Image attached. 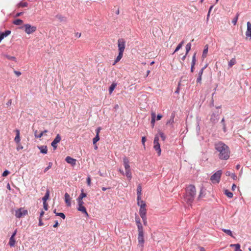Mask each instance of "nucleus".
Wrapping results in <instances>:
<instances>
[{
  "instance_id": "nucleus-1",
  "label": "nucleus",
  "mask_w": 251,
  "mask_h": 251,
  "mask_svg": "<svg viewBox=\"0 0 251 251\" xmlns=\"http://www.w3.org/2000/svg\"><path fill=\"white\" fill-rule=\"evenodd\" d=\"M215 149L218 153V157L221 160H227L230 156L229 147L222 142L216 143L214 145Z\"/></svg>"
},
{
  "instance_id": "nucleus-2",
  "label": "nucleus",
  "mask_w": 251,
  "mask_h": 251,
  "mask_svg": "<svg viewBox=\"0 0 251 251\" xmlns=\"http://www.w3.org/2000/svg\"><path fill=\"white\" fill-rule=\"evenodd\" d=\"M196 194V189L194 185H188L186 190V194L184 197L185 201L189 204L193 202Z\"/></svg>"
},
{
  "instance_id": "nucleus-3",
  "label": "nucleus",
  "mask_w": 251,
  "mask_h": 251,
  "mask_svg": "<svg viewBox=\"0 0 251 251\" xmlns=\"http://www.w3.org/2000/svg\"><path fill=\"white\" fill-rule=\"evenodd\" d=\"M118 48L119 51V54L115 59L114 61V63L113 65H115L116 63L120 61L123 55V52L125 49L126 47V42L124 39L121 38L118 40Z\"/></svg>"
},
{
  "instance_id": "nucleus-4",
  "label": "nucleus",
  "mask_w": 251,
  "mask_h": 251,
  "mask_svg": "<svg viewBox=\"0 0 251 251\" xmlns=\"http://www.w3.org/2000/svg\"><path fill=\"white\" fill-rule=\"evenodd\" d=\"M222 174V170H218L213 175H212L210 178V181L213 184H218L221 179Z\"/></svg>"
},
{
  "instance_id": "nucleus-5",
  "label": "nucleus",
  "mask_w": 251,
  "mask_h": 251,
  "mask_svg": "<svg viewBox=\"0 0 251 251\" xmlns=\"http://www.w3.org/2000/svg\"><path fill=\"white\" fill-rule=\"evenodd\" d=\"M124 165L126 170L125 175L126 177L130 179L132 177L131 172L130 169V166L129 164V160L126 157H125L123 159Z\"/></svg>"
},
{
  "instance_id": "nucleus-6",
  "label": "nucleus",
  "mask_w": 251,
  "mask_h": 251,
  "mask_svg": "<svg viewBox=\"0 0 251 251\" xmlns=\"http://www.w3.org/2000/svg\"><path fill=\"white\" fill-rule=\"evenodd\" d=\"M27 214V210L24 208H20L15 211V216L18 218H22Z\"/></svg>"
},
{
  "instance_id": "nucleus-7",
  "label": "nucleus",
  "mask_w": 251,
  "mask_h": 251,
  "mask_svg": "<svg viewBox=\"0 0 251 251\" xmlns=\"http://www.w3.org/2000/svg\"><path fill=\"white\" fill-rule=\"evenodd\" d=\"M25 31L27 34H30L36 30V27L35 26L31 25L30 24H25L24 25Z\"/></svg>"
},
{
  "instance_id": "nucleus-8",
  "label": "nucleus",
  "mask_w": 251,
  "mask_h": 251,
  "mask_svg": "<svg viewBox=\"0 0 251 251\" xmlns=\"http://www.w3.org/2000/svg\"><path fill=\"white\" fill-rule=\"evenodd\" d=\"M138 247L141 248V251H143L145 242V240L144 239V233H138Z\"/></svg>"
},
{
  "instance_id": "nucleus-9",
  "label": "nucleus",
  "mask_w": 251,
  "mask_h": 251,
  "mask_svg": "<svg viewBox=\"0 0 251 251\" xmlns=\"http://www.w3.org/2000/svg\"><path fill=\"white\" fill-rule=\"evenodd\" d=\"M158 141H159V137H158V135H156L154 137V141H153V144H154L153 148L156 151H157L158 155L159 156L160 155L161 151L160 146V144L158 142Z\"/></svg>"
},
{
  "instance_id": "nucleus-10",
  "label": "nucleus",
  "mask_w": 251,
  "mask_h": 251,
  "mask_svg": "<svg viewBox=\"0 0 251 251\" xmlns=\"http://www.w3.org/2000/svg\"><path fill=\"white\" fill-rule=\"evenodd\" d=\"M61 136L59 134H57L51 143V146L53 147L54 150H55L57 148V144L59 143L61 141Z\"/></svg>"
},
{
  "instance_id": "nucleus-11",
  "label": "nucleus",
  "mask_w": 251,
  "mask_h": 251,
  "mask_svg": "<svg viewBox=\"0 0 251 251\" xmlns=\"http://www.w3.org/2000/svg\"><path fill=\"white\" fill-rule=\"evenodd\" d=\"M247 29L246 31V36L247 38L251 39V23L250 22H248L247 23Z\"/></svg>"
},
{
  "instance_id": "nucleus-12",
  "label": "nucleus",
  "mask_w": 251,
  "mask_h": 251,
  "mask_svg": "<svg viewBox=\"0 0 251 251\" xmlns=\"http://www.w3.org/2000/svg\"><path fill=\"white\" fill-rule=\"evenodd\" d=\"M65 161L73 166L75 165L76 162V160L75 159L70 156H67L65 158Z\"/></svg>"
},
{
  "instance_id": "nucleus-13",
  "label": "nucleus",
  "mask_w": 251,
  "mask_h": 251,
  "mask_svg": "<svg viewBox=\"0 0 251 251\" xmlns=\"http://www.w3.org/2000/svg\"><path fill=\"white\" fill-rule=\"evenodd\" d=\"M15 132L16 136L14 138V141L17 145H19L21 141L20 130L17 129L15 130Z\"/></svg>"
},
{
  "instance_id": "nucleus-14",
  "label": "nucleus",
  "mask_w": 251,
  "mask_h": 251,
  "mask_svg": "<svg viewBox=\"0 0 251 251\" xmlns=\"http://www.w3.org/2000/svg\"><path fill=\"white\" fill-rule=\"evenodd\" d=\"M206 68V67H204L202 68L201 69V70L200 71L199 74H198V76L197 78V82L201 83V79H202V75L203 74V71L204 69Z\"/></svg>"
},
{
  "instance_id": "nucleus-15",
  "label": "nucleus",
  "mask_w": 251,
  "mask_h": 251,
  "mask_svg": "<svg viewBox=\"0 0 251 251\" xmlns=\"http://www.w3.org/2000/svg\"><path fill=\"white\" fill-rule=\"evenodd\" d=\"M139 214L140 216L146 215L147 214V209H146V205L143 206H141L140 207L139 209Z\"/></svg>"
},
{
  "instance_id": "nucleus-16",
  "label": "nucleus",
  "mask_w": 251,
  "mask_h": 251,
  "mask_svg": "<svg viewBox=\"0 0 251 251\" xmlns=\"http://www.w3.org/2000/svg\"><path fill=\"white\" fill-rule=\"evenodd\" d=\"M65 197V201L68 206H70L71 205V199L70 197V195L68 193H65L64 195Z\"/></svg>"
},
{
  "instance_id": "nucleus-17",
  "label": "nucleus",
  "mask_w": 251,
  "mask_h": 251,
  "mask_svg": "<svg viewBox=\"0 0 251 251\" xmlns=\"http://www.w3.org/2000/svg\"><path fill=\"white\" fill-rule=\"evenodd\" d=\"M11 33V31L6 30L4 32L0 33V43L1 40L4 38L8 36Z\"/></svg>"
},
{
  "instance_id": "nucleus-18",
  "label": "nucleus",
  "mask_w": 251,
  "mask_h": 251,
  "mask_svg": "<svg viewBox=\"0 0 251 251\" xmlns=\"http://www.w3.org/2000/svg\"><path fill=\"white\" fill-rule=\"evenodd\" d=\"M48 132L47 130H45L44 131L40 132V134H38V131L37 130L34 131V136L36 138H41L43 136V135Z\"/></svg>"
},
{
  "instance_id": "nucleus-19",
  "label": "nucleus",
  "mask_w": 251,
  "mask_h": 251,
  "mask_svg": "<svg viewBox=\"0 0 251 251\" xmlns=\"http://www.w3.org/2000/svg\"><path fill=\"white\" fill-rule=\"evenodd\" d=\"M77 209L78 211L85 214L86 216H88V213H87V212L86 211V208L83 205L78 206Z\"/></svg>"
},
{
  "instance_id": "nucleus-20",
  "label": "nucleus",
  "mask_w": 251,
  "mask_h": 251,
  "mask_svg": "<svg viewBox=\"0 0 251 251\" xmlns=\"http://www.w3.org/2000/svg\"><path fill=\"white\" fill-rule=\"evenodd\" d=\"M38 148L40 150L41 152L46 154L48 151L47 147L46 146H42L41 147H38Z\"/></svg>"
},
{
  "instance_id": "nucleus-21",
  "label": "nucleus",
  "mask_w": 251,
  "mask_h": 251,
  "mask_svg": "<svg viewBox=\"0 0 251 251\" xmlns=\"http://www.w3.org/2000/svg\"><path fill=\"white\" fill-rule=\"evenodd\" d=\"M137 205L140 207L143 206V205H146V204L144 201L142 200L141 197H140V199L137 197Z\"/></svg>"
},
{
  "instance_id": "nucleus-22",
  "label": "nucleus",
  "mask_w": 251,
  "mask_h": 251,
  "mask_svg": "<svg viewBox=\"0 0 251 251\" xmlns=\"http://www.w3.org/2000/svg\"><path fill=\"white\" fill-rule=\"evenodd\" d=\"M236 63V61L235 57H234L232 58L229 62H228V67L229 68H231L234 65H235Z\"/></svg>"
},
{
  "instance_id": "nucleus-23",
  "label": "nucleus",
  "mask_w": 251,
  "mask_h": 251,
  "mask_svg": "<svg viewBox=\"0 0 251 251\" xmlns=\"http://www.w3.org/2000/svg\"><path fill=\"white\" fill-rule=\"evenodd\" d=\"M230 247H234L235 248L234 251H242L240 249V245L239 244H231L230 245Z\"/></svg>"
},
{
  "instance_id": "nucleus-24",
  "label": "nucleus",
  "mask_w": 251,
  "mask_h": 251,
  "mask_svg": "<svg viewBox=\"0 0 251 251\" xmlns=\"http://www.w3.org/2000/svg\"><path fill=\"white\" fill-rule=\"evenodd\" d=\"M226 176H230L234 180L237 179V176L235 175V174L234 173H231L229 171H227L226 173Z\"/></svg>"
},
{
  "instance_id": "nucleus-25",
  "label": "nucleus",
  "mask_w": 251,
  "mask_h": 251,
  "mask_svg": "<svg viewBox=\"0 0 251 251\" xmlns=\"http://www.w3.org/2000/svg\"><path fill=\"white\" fill-rule=\"evenodd\" d=\"M49 196H50V191H49V190H47L45 195L42 198V200H43V202H47V201L49 199Z\"/></svg>"
},
{
  "instance_id": "nucleus-26",
  "label": "nucleus",
  "mask_w": 251,
  "mask_h": 251,
  "mask_svg": "<svg viewBox=\"0 0 251 251\" xmlns=\"http://www.w3.org/2000/svg\"><path fill=\"white\" fill-rule=\"evenodd\" d=\"M15 244V237H11L8 243L10 247H13Z\"/></svg>"
},
{
  "instance_id": "nucleus-27",
  "label": "nucleus",
  "mask_w": 251,
  "mask_h": 251,
  "mask_svg": "<svg viewBox=\"0 0 251 251\" xmlns=\"http://www.w3.org/2000/svg\"><path fill=\"white\" fill-rule=\"evenodd\" d=\"M184 43V41H182L176 47L174 52H173V54L175 53V52H176V51H177L179 49H180L182 48V46L183 45Z\"/></svg>"
},
{
  "instance_id": "nucleus-28",
  "label": "nucleus",
  "mask_w": 251,
  "mask_h": 251,
  "mask_svg": "<svg viewBox=\"0 0 251 251\" xmlns=\"http://www.w3.org/2000/svg\"><path fill=\"white\" fill-rule=\"evenodd\" d=\"M4 56L5 58H6L7 59L10 60H13L15 62L17 61L16 58L14 56H12L7 55V54H4Z\"/></svg>"
},
{
  "instance_id": "nucleus-29",
  "label": "nucleus",
  "mask_w": 251,
  "mask_h": 251,
  "mask_svg": "<svg viewBox=\"0 0 251 251\" xmlns=\"http://www.w3.org/2000/svg\"><path fill=\"white\" fill-rule=\"evenodd\" d=\"M137 197H138V198L140 199V197H141V195H142V193H141L142 187L140 185H139L137 187Z\"/></svg>"
},
{
  "instance_id": "nucleus-30",
  "label": "nucleus",
  "mask_w": 251,
  "mask_h": 251,
  "mask_svg": "<svg viewBox=\"0 0 251 251\" xmlns=\"http://www.w3.org/2000/svg\"><path fill=\"white\" fill-rule=\"evenodd\" d=\"M155 122V114L154 113H151V124L152 127H153L154 126Z\"/></svg>"
},
{
  "instance_id": "nucleus-31",
  "label": "nucleus",
  "mask_w": 251,
  "mask_h": 251,
  "mask_svg": "<svg viewBox=\"0 0 251 251\" xmlns=\"http://www.w3.org/2000/svg\"><path fill=\"white\" fill-rule=\"evenodd\" d=\"M13 23L15 25H22L23 21L21 19H16L13 21Z\"/></svg>"
},
{
  "instance_id": "nucleus-32",
  "label": "nucleus",
  "mask_w": 251,
  "mask_h": 251,
  "mask_svg": "<svg viewBox=\"0 0 251 251\" xmlns=\"http://www.w3.org/2000/svg\"><path fill=\"white\" fill-rule=\"evenodd\" d=\"M207 52H208V46H207V45H206L205 46L204 49L203 50L202 57L203 58L206 57Z\"/></svg>"
},
{
  "instance_id": "nucleus-33",
  "label": "nucleus",
  "mask_w": 251,
  "mask_h": 251,
  "mask_svg": "<svg viewBox=\"0 0 251 251\" xmlns=\"http://www.w3.org/2000/svg\"><path fill=\"white\" fill-rule=\"evenodd\" d=\"M28 3L26 2H21L18 4V7H24L27 6Z\"/></svg>"
},
{
  "instance_id": "nucleus-34",
  "label": "nucleus",
  "mask_w": 251,
  "mask_h": 251,
  "mask_svg": "<svg viewBox=\"0 0 251 251\" xmlns=\"http://www.w3.org/2000/svg\"><path fill=\"white\" fill-rule=\"evenodd\" d=\"M222 230L227 234V235L230 236L231 237H234L232 234V233L231 231L229 229H222Z\"/></svg>"
},
{
  "instance_id": "nucleus-35",
  "label": "nucleus",
  "mask_w": 251,
  "mask_h": 251,
  "mask_svg": "<svg viewBox=\"0 0 251 251\" xmlns=\"http://www.w3.org/2000/svg\"><path fill=\"white\" fill-rule=\"evenodd\" d=\"M225 194L229 198H232L233 196V194L231 192L228 191L227 190H226L225 191Z\"/></svg>"
},
{
  "instance_id": "nucleus-36",
  "label": "nucleus",
  "mask_w": 251,
  "mask_h": 251,
  "mask_svg": "<svg viewBox=\"0 0 251 251\" xmlns=\"http://www.w3.org/2000/svg\"><path fill=\"white\" fill-rule=\"evenodd\" d=\"M239 16V13H237L236 17L232 20V23L234 25H236Z\"/></svg>"
},
{
  "instance_id": "nucleus-37",
  "label": "nucleus",
  "mask_w": 251,
  "mask_h": 251,
  "mask_svg": "<svg viewBox=\"0 0 251 251\" xmlns=\"http://www.w3.org/2000/svg\"><path fill=\"white\" fill-rule=\"evenodd\" d=\"M137 227H138V233H144V231H143V226L142 225V224H140L137 225Z\"/></svg>"
},
{
  "instance_id": "nucleus-38",
  "label": "nucleus",
  "mask_w": 251,
  "mask_h": 251,
  "mask_svg": "<svg viewBox=\"0 0 251 251\" xmlns=\"http://www.w3.org/2000/svg\"><path fill=\"white\" fill-rule=\"evenodd\" d=\"M116 86V84L115 83H112L111 85V86H110V87L109 88V92L110 94H111L112 93V92L114 90V89H115Z\"/></svg>"
},
{
  "instance_id": "nucleus-39",
  "label": "nucleus",
  "mask_w": 251,
  "mask_h": 251,
  "mask_svg": "<svg viewBox=\"0 0 251 251\" xmlns=\"http://www.w3.org/2000/svg\"><path fill=\"white\" fill-rule=\"evenodd\" d=\"M191 48V44L189 43L186 46V54H187Z\"/></svg>"
},
{
  "instance_id": "nucleus-40",
  "label": "nucleus",
  "mask_w": 251,
  "mask_h": 251,
  "mask_svg": "<svg viewBox=\"0 0 251 251\" xmlns=\"http://www.w3.org/2000/svg\"><path fill=\"white\" fill-rule=\"evenodd\" d=\"M86 197V194L82 191L79 197L77 198L78 199L83 200L84 198Z\"/></svg>"
},
{
  "instance_id": "nucleus-41",
  "label": "nucleus",
  "mask_w": 251,
  "mask_h": 251,
  "mask_svg": "<svg viewBox=\"0 0 251 251\" xmlns=\"http://www.w3.org/2000/svg\"><path fill=\"white\" fill-rule=\"evenodd\" d=\"M135 222H136V225H137L138 224L140 225V224L141 223L140 219L138 215H135Z\"/></svg>"
},
{
  "instance_id": "nucleus-42",
  "label": "nucleus",
  "mask_w": 251,
  "mask_h": 251,
  "mask_svg": "<svg viewBox=\"0 0 251 251\" xmlns=\"http://www.w3.org/2000/svg\"><path fill=\"white\" fill-rule=\"evenodd\" d=\"M141 218L143 220V222L144 223V225H146L147 224V218L146 215L141 216Z\"/></svg>"
},
{
  "instance_id": "nucleus-43",
  "label": "nucleus",
  "mask_w": 251,
  "mask_h": 251,
  "mask_svg": "<svg viewBox=\"0 0 251 251\" xmlns=\"http://www.w3.org/2000/svg\"><path fill=\"white\" fill-rule=\"evenodd\" d=\"M76 201H77V203H78V206L83 205L84 202H83V200H80V199H77Z\"/></svg>"
},
{
  "instance_id": "nucleus-44",
  "label": "nucleus",
  "mask_w": 251,
  "mask_h": 251,
  "mask_svg": "<svg viewBox=\"0 0 251 251\" xmlns=\"http://www.w3.org/2000/svg\"><path fill=\"white\" fill-rule=\"evenodd\" d=\"M158 134L159 135L160 137L161 138L163 141H164L165 140L166 137L163 132L159 131Z\"/></svg>"
},
{
  "instance_id": "nucleus-45",
  "label": "nucleus",
  "mask_w": 251,
  "mask_h": 251,
  "mask_svg": "<svg viewBox=\"0 0 251 251\" xmlns=\"http://www.w3.org/2000/svg\"><path fill=\"white\" fill-rule=\"evenodd\" d=\"M100 140L99 135H96V137L93 139V142L94 144H95Z\"/></svg>"
},
{
  "instance_id": "nucleus-46",
  "label": "nucleus",
  "mask_w": 251,
  "mask_h": 251,
  "mask_svg": "<svg viewBox=\"0 0 251 251\" xmlns=\"http://www.w3.org/2000/svg\"><path fill=\"white\" fill-rule=\"evenodd\" d=\"M52 163L51 162H50V163H49V166L45 169V170H44V173H46V172H47V171H48L50 168H51V166H52Z\"/></svg>"
},
{
  "instance_id": "nucleus-47",
  "label": "nucleus",
  "mask_w": 251,
  "mask_h": 251,
  "mask_svg": "<svg viewBox=\"0 0 251 251\" xmlns=\"http://www.w3.org/2000/svg\"><path fill=\"white\" fill-rule=\"evenodd\" d=\"M196 53H195L193 56L192 57V64L193 65H195L196 63Z\"/></svg>"
},
{
  "instance_id": "nucleus-48",
  "label": "nucleus",
  "mask_w": 251,
  "mask_h": 251,
  "mask_svg": "<svg viewBox=\"0 0 251 251\" xmlns=\"http://www.w3.org/2000/svg\"><path fill=\"white\" fill-rule=\"evenodd\" d=\"M56 215L61 217L63 219H64L65 218V215L63 213H56Z\"/></svg>"
},
{
  "instance_id": "nucleus-49",
  "label": "nucleus",
  "mask_w": 251,
  "mask_h": 251,
  "mask_svg": "<svg viewBox=\"0 0 251 251\" xmlns=\"http://www.w3.org/2000/svg\"><path fill=\"white\" fill-rule=\"evenodd\" d=\"M174 123V117H172L171 119H170L168 122H167L166 124H172Z\"/></svg>"
},
{
  "instance_id": "nucleus-50",
  "label": "nucleus",
  "mask_w": 251,
  "mask_h": 251,
  "mask_svg": "<svg viewBox=\"0 0 251 251\" xmlns=\"http://www.w3.org/2000/svg\"><path fill=\"white\" fill-rule=\"evenodd\" d=\"M9 174V172L8 170H5L2 174L3 176H6Z\"/></svg>"
},
{
  "instance_id": "nucleus-51",
  "label": "nucleus",
  "mask_w": 251,
  "mask_h": 251,
  "mask_svg": "<svg viewBox=\"0 0 251 251\" xmlns=\"http://www.w3.org/2000/svg\"><path fill=\"white\" fill-rule=\"evenodd\" d=\"M43 205H44V208L45 210H47L48 204L47 203V202H43Z\"/></svg>"
},
{
  "instance_id": "nucleus-52",
  "label": "nucleus",
  "mask_w": 251,
  "mask_h": 251,
  "mask_svg": "<svg viewBox=\"0 0 251 251\" xmlns=\"http://www.w3.org/2000/svg\"><path fill=\"white\" fill-rule=\"evenodd\" d=\"M43 225H44V224L42 222V218H41V217H40L39 219V226H43Z\"/></svg>"
},
{
  "instance_id": "nucleus-53",
  "label": "nucleus",
  "mask_w": 251,
  "mask_h": 251,
  "mask_svg": "<svg viewBox=\"0 0 251 251\" xmlns=\"http://www.w3.org/2000/svg\"><path fill=\"white\" fill-rule=\"evenodd\" d=\"M14 73L17 76H19L21 75V73L19 71H14Z\"/></svg>"
},
{
  "instance_id": "nucleus-54",
  "label": "nucleus",
  "mask_w": 251,
  "mask_h": 251,
  "mask_svg": "<svg viewBox=\"0 0 251 251\" xmlns=\"http://www.w3.org/2000/svg\"><path fill=\"white\" fill-rule=\"evenodd\" d=\"M101 130V128L100 127H98L96 130V135H99V133L100 132V131Z\"/></svg>"
},
{
  "instance_id": "nucleus-55",
  "label": "nucleus",
  "mask_w": 251,
  "mask_h": 251,
  "mask_svg": "<svg viewBox=\"0 0 251 251\" xmlns=\"http://www.w3.org/2000/svg\"><path fill=\"white\" fill-rule=\"evenodd\" d=\"M87 182L88 185L90 186L91 185V178L90 177H88L87 179Z\"/></svg>"
},
{
  "instance_id": "nucleus-56",
  "label": "nucleus",
  "mask_w": 251,
  "mask_h": 251,
  "mask_svg": "<svg viewBox=\"0 0 251 251\" xmlns=\"http://www.w3.org/2000/svg\"><path fill=\"white\" fill-rule=\"evenodd\" d=\"M146 141V138L145 137H143L142 138V142L144 146H145V143Z\"/></svg>"
},
{
  "instance_id": "nucleus-57",
  "label": "nucleus",
  "mask_w": 251,
  "mask_h": 251,
  "mask_svg": "<svg viewBox=\"0 0 251 251\" xmlns=\"http://www.w3.org/2000/svg\"><path fill=\"white\" fill-rule=\"evenodd\" d=\"M162 117V116L161 114H158L156 117V120L158 121L160 120L161 118Z\"/></svg>"
},
{
  "instance_id": "nucleus-58",
  "label": "nucleus",
  "mask_w": 251,
  "mask_h": 251,
  "mask_svg": "<svg viewBox=\"0 0 251 251\" xmlns=\"http://www.w3.org/2000/svg\"><path fill=\"white\" fill-rule=\"evenodd\" d=\"M56 18L60 20H62L64 18V17L60 15H57Z\"/></svg>"
},
{
  "instance_id": "nucleus-59",
  "label": "nucleus",
  "mask_w": 251,
  "mask_h": 251,
  "mask_svg": "<svg viewBox=\"0 0 251 251\" xmlns=\"http://www.w3.org/2000/svg\"><path fill=\"white\" fill-rule=\"evenodd\" d=\"M18 147H17V150L19 151L20 149H22L23 148V146L20 145V143L19 145H17Z\"/></svg>"
},
{
  "instance_id": "nucleus-60",
  "label": "nucleus",
  "mask_w": 251,
  "mask_h": 251,
  "mask_svg": "<svg viewBox=\"0 0 251 251\" xmlns=\"http://www.w3.org/2000/svg\"><path fill=\"white\" fill-rule=\"evenodd\" d=\"M58 226V222H57V221H56L55 222V224H54V225L53 226L54 227H57Z\"/></svg>"
},
{
  "instance_id": "nucleus-61",
  "label": "nucleus",
  "mask_w": 251,
  "mask_h": 251,
  "mask_svg": "<svg viewBox=\"0 0 251 251\" xmlns=\"http://www.w3.org/2000/svg\"><path fill=\"white\" fill-rule=\"evenodd\" d=\"M16 233H17V229H16L14 232L13 233L12 235H11V237H15L16 234Z\"/></svg>"
},
{
  "instance_id": "nucleus-62",
  "label": "nucleus",
  "mask_w": 251,
  "mask_h": 251,
  "mask_svg": "<svg viewBox=\"0 0 251 251\" xmlns=\"http://www.w3.org/2000/svg\"><path fill=\"white\" fill-rule=\"evenodd\" d=\"M23 14V12L17 13L16 14V17H19V16H21Z\"/></svg>"
},
{
  "instance_id": "nucleus-63",
  "label": "nucleus",
  "mask_w": 251,
  "mask_h": 251,
  "mask_svg": "<svg viewBox=\"0 0 251 251\" xmlns=\"http://www.w3.org/2000/svg\"><path fill=\"white\" fill-rule=\"evenodd\" d=\"M194 66L195 65H193V64H191V71L192 72H194Z\"/></svg>"
},
{
  "instance_id": "nucleus-64",
  "label": "nucleus",
  "mask_w": 251,
  "mask_h": 251,
  "mask_svg": "<svg viewBox=\"0 0 251 251\" xmlns=\"http://www.w3.org/2000/svg\"><path fill=\"white\" fill-rule=\"evenodd\" d=\"M44 214V212L43 211H42L40 213V217H41V218H42V217H43Z\"/></svg>"
}]
</instances>
